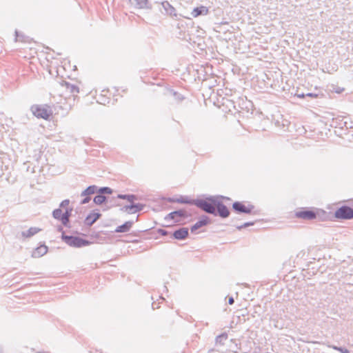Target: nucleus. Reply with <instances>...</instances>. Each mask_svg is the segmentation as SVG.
<instances>
[{"label": "nucleus", "instance_id": "nucleus-17", "mask_svg": "<svg viewBox=\"0 0 353 353\" xmlns=\"http://www.w3.org/2000/svg\"><path fill=\"white\" fill-rule=\"evenodd\" d=\"M208 12V10L206 7L201 6V7L194 8L192 12V15L194 17H196L201 14H206Z\"/></svg>", "mask_w": 353, "mask_h": 353}, {"label": "nucleus", "instance_id": "nucleus-7", "mask_svg": "<svg viewBox=\"0 0 353 353\" xmlns=\"http://www.w3.org/2000/svg\"><path fill=\"white\" fill-rule=\"evenodd\" d=\"M131 205H125L121 208L122 211L127 212L129 214L136 213L143 210V205L141 203L133 204L131 203Z\"/></svg>", "mask_w": 353, "mask_h": 353}, {"label": "nucleus", "instance_id": "nucleus-22", "mask_svg": "<svg viewBox=\"0 0 353 353\" xmlns=\"http://www.w3.org/2000/svg\"><path fill=\"white\" fill-rule=\"evenodd\" d=\"M118 198L125 199L130 203H133L137 199V196L134 194H119Z\"/></svg>", "mask_w": 353, "mask_h": 353}, {"label": "nucleus", "instance_id": "nucleus-15", "mask_svg": "<svg viewBox=\"0 0 353 353\" xmlns=\"http://www.w3.org/2000/svg\"><path fill=\"white\" fill-rule=\"evenodd\" d=\"M62 86L65 87L66 90L73 95H76L79 92V88L77 85L71 84L68 82L64 81L62 83Z\"/></svg>", "mask_w": 353, "mask_h": 353}, {"label": "nucleus", "instance_id": "nucleus-27", "mask_svg": "<svg viewBox=\"0 0 353 353\" xmlns=\"http://www.w3.org/2000/svg\"><path fill=\"white\" fill-rule=\"evenodd\" d=\"M99 192L102 194H112V190L108 187L101 188L99 190Z\"/></svg>", "mask_w": 353, "mask_h": 353}, {"label": "nucleus", "instance_id": "nucleus-2", "mask_svg": "<svg viewBox=\"0 0 353 353\" xmlns=\"http://www.w3.org/2000/svg\"><path fill=\"white\" fill-rule=\"evenodd\" d=\"M61 238L66 244L74 248H81L90 245L89 241L78 236H67L63 233Z\"/></svg>", "mask_w": 353, "mask_h": 353}, {"label": "nucleus", "instance_id": "nucleus-6", "mask_svg": "<svg viewBox=\"0 0 353 353\" xmlns=\"http://www.w3.org/2000/svg\"><path fill=\"white\" fill-rule=\"evenodd\" d=\"M233 209L238 212H243L245 214H250L254 209L252 205H245L242 203L236 201L232 205Z\"/></svg>", "mask_w": 353, "mask_h": 353}, {"label": "nucleus", "instance_id": "nucleus-28", "mask_svg": "<svg viewBox=\"0 0 353 353\" xmlns=\"http://www.w3.org/2000/svg\"><path fill=\"white\" fill-rule=\"evenodd\" d=\"M170 215H176L178 216H184L185 215V212L184 210H177L170 213Z\"/></svg>", "mask_w": 353, "mask_h": 353}, {"label": "nucleus", "instance_id": "nucleus-33", "mask_svg": "<svg viewBox=\"0 0 353 353\" xmlns=\"http://www.w3.org/2000/svg\"><path fill=\"white\" fill-rule=\"evenodd\" d=\"M234 301L233 297H230L228 299V303L230 305H232L234 303Z\"/></svg>", "mask_w": 353, "mask_h": 353}, {"label": "nucleus", "instance_id": "nucleus-16", "mask_svg": "<svg viewBox=\"0 0 353 353\" xmlns=\"http://www.w3.org/2000/svg\"><path fill=\"white\" fill-rule=\"evenodd\" d=\"M41 230V229L39 228L32 227L29 228L28 230L22 232L21 236L24 238H30L34 234H37Z\"/></svg>", "mask_w": 353, "mask_h": 353}, {"label": "nucleus", "instance_id": "nucleus-23", "mask_svg": "<svg viewBox=\"0 0 353 353\" xmlns=\"http://www.w3.org/2000/svg\"><path fill=\"white\" fill-rule=\"evenodd\" d=\"M63 212L60 208L56 209L52 212V216L55 219L59 220L62 222Z\"/></svg>", "mask_w": 353, "mask_h": 353}, {"label": "nucleus", "instance_id": "nucleus-26", "mask_svg": "<svg viewBox=\"0 0 353 353\" xmlns=\"http://www.w3.org/2000/svg\"><path fill=\"white\" fill-rule=\"evenodd\" d=\"M329 347L332 348V349H334V350L339 351L341 353H350V351L347 349L345 348V347H337L336 345H329Z\"/></svg>", "mask_w": 353, "mask_h": 353}, {"label": "nucleus", "instance_id": "nucleus-5", "mask_svg": "<svg viewBox=\"0 0 353 353\" xmlns=\"http://www.w3.org/2000/svg\"><path fill=\"white\" fill-rule=\"evenodd\" d=\"M208 199L212 201L214 203V205H216L217 208L218 214L220 216L223 218H226L229 216L230 212L228 208L224 204L219 201H217L216 199H214L213 198H210Z\"/></svg>", "mask_w": 353, "mask_h": 353}, {"label": "nucleus", "instance_id": "nucleus-24", "mask_svg": "<svg viewBox=\"0 0 353 353\" xmlns=\"http://www.w3.org/2000/svg\"><path fill=\"white\" fill-rule=\"evenodd\" d=\"M105 199L106 198L105 196L102 194H99L94 198V202L97 205H100L105 201Z\"/></svg>", "mask_w": 353, "mask_h": 353}, {"label": "nucleus", "instance_id": "nucleus-18", "mask_svg": "<svg viewBox=\"0 0 353 353\" xmlns=\"http://www.w3.org/2000/svg\"><path fill=\"white\" fill-rule=\"evenodd\" d=\"M100 216L99 213L89 214L85 219V223L88 225H92Z\"/></svg>", "mask_w": 353, "mask_h": 353}, {"label": "nucleus", "instance_id": "nucleus-1", "mask_svg": "<svg viewBox=\"0 0 353 353\" xmlns=\"http://www.w3.org/2000/svg\"><path fill=\"white\" fill-rule=\"evenodd\" d=\"M32 114L37 118L48 120L52 114V110L47 105H34L31 107Z\"/></svg>", "mask_w": 353, "mask_h": 353}, {"label": "nucleus", "instance_id": "nucleus-4", "mask_svg": "<svg viewBox=\"0 0 353 353\" xmlns=\"http://www.w3.org/2000/svg\"><path fill=\"white\" fill-rule=\"evenodd\" d=\"M337 219H351L353 218V209L348 206H342L334 212Z\"/></svg>", "mask_w": 353, "mask_h": 353}, {"label": "nucleus", "instance_id": "nucleus-8", "mask_svg": "<svg viewBox=\"0 0 353 353\" xmlns=\"http://www.w3.org/2000/svg\"><path fill=\"white\" fill-rule=\"evenodd\" d=\"M296 216L305 220H312L316 218V214L312 211L302 210L296 212Z\"/></svg>", "mask_w": 353, "mask_h": 353}, {"label": "nucleus", "instance_id": "nucleus-19", "mask_svg": "<svg viewBox=\"0 0 353 353\" xmlns=\"http://www.w3.org/2000/svg\"><path fill=\"white\" fill-rule=\"evenodd\" d=\"M72 209L68 210V208L65 210V212H63L62 214V224L65 226H68L69 218L71 215Z\"/></svg>", "mask_w": 353, "mask_h": 353}, {"label": "nucleus", "instance_id": "nucleus-29", "mask_svg": "<svg viewBox=\"0 0 353 353\" xmlns=\"http://www.w3.org/2000/svg\"><path fill=\"white\" fill-rule=\"evenodd\" d=\"M69 203H70V201L68 199L63 200L60 203V208H66L69 205Z\"/></svg>", "mask_w": 353, "mask_h": 353}, {"label": "nucleus", "instance_id": "nucleus-21", "mask_svg": "<svg viewBox=\"0 0 353 353\" xmlns=\"http://www.w3.org/2000/svg\"><path fill=\"white\" fill-rule=\"evenodd\" d=\"M169 201L170 202H176V203H193V201H190L188 199V197H180L179 199H169Z\"/></svg>", "mask_w": 353, "mask_h": 353}, {"label": "nucleus", "instance_id": "nucleus-10", "mask_svg": "<svg viewBox=\"0 0 353 353\" xmlns=\"http://www.w3.org/2000/svg\"><path fill=\"white\" fill-rule=\"evenodd\" d=\"M15 41H21L23 43H31L32 41V39L28 36L25 35L23 32H19L18 30L15 31Z\"/></svg>", "mask_w": 353, "mask_h": 353}, {"label": "nucleus", "instance_id": "nucleus-20", "mask_svg": "<svg viewBox=\"0 0 353 353\" xmlns=\"http://www.w3.org/2000/svg\"><path fill=\"white\" fill-rule=\"evenodd\" d=\"M97 187L96 185H90L84 191L82 192L81 196H89L96 192Z\"/></svg>", "mask_w": 353, "mask_h": 353}, {"label": "nucleus", "instance_id": "nucleus-36", "mask_svg": "<svg viewBox=\"0 0 353 353\" xmlns=\"http://www.w3.org/2000/svg\"><path fill=\"white\" fill-rule=\"evenodd\" d=\"M58 231H59V232H63V228H62L61 226H59V227L58 228Z\"/></svg>", "mask_w": 353, "mask_h": 353}, {"label": "nucleus", "instance_id": "nucleus-12", "mask_svg": "<svg viewBox=\"0 0 353 353\" xmlns=\"http://www.w3.org/2000/svg\"><path fill=\"white\" fill-rule=\"evenodd\" d=\"M48 247L45 245H41L38 248H37L33 252H32V256L34 258H39L44 254H46L48 252Z\"/></svg>", "mask_w": 353, "mask_h": 353}, {"label": "nucleus", "instance_id": "nucleus-14", "mask_svg": "<svg viewBox=\"0 0 353 353\" xmlns=\"http://www.w3.org/2000/svg\"><path fill=\"white\" fill-rule=\"evenodd\" d=\"M134 222L132 221H126L121 225L118 226L115 229L116 232H127L131 229Z\"/></svg>", "mask_w": 353, "mask_h": 353}, {"label": "nucleus", "instance_id": "nucleus-13", "mask_svg": "<svg viewBox=\"0 0 353 353\" xmlns=\"http://www.w3.org/2000/svg\"><path fill=\"white\" fill-rule=\"evenodd\" d=\"M131 6L134 8L142 9L147 6L148 0H129Z\"/></svg>", "mask_w": 353, "mask_h": 353}, {"label": "nucleus", "instance_id": "nucleus-3", "mask_svg": "<svg viewBox=\"0 0 353 353\" xmlns=\"http://www.w3.org/2000/svg\"><path fill=\"white\" fill-rule=\"evenodd\" d=\"M193 203L195 205L202 209L203 211L210 214H216V210L214 207L216 205H214V203L212 201V203H209L206 200L197 199L193 200Z\"/></svg>", "mask_w": 353, "mask_h": 353}, {"label": "nucleus", "instance_id": "nucleus-11", "mask_svg": "<svg viewBox=\"0 0 353 353\" xmlns=\"http://www.w3.org/2000/svg\"><path fill=\"white\" fill-rule=\"evenodd\" d=\"M208 223V217L204 216L191 227V232H194L199 228L207 225Z\"/></svg>", "mask_w": 353, "mask_h": 353}, {"label": "nucleus", "instance_id": "nucleus-37", "mask_svg": "<svg viewBox=\"0 0 353 353\" xmlns=\"http://www.w3.org/2000/svg\"><path fill=\"white\" fill-rule=\"evenodd\" d=\"M298 97L299 98H303L305 97V94H298Z\"/></svg>", "mask_w": 353, "mask_h": 353}, {"label": "nucleus", "instance_id": "nucleus-34", "mask_svg": "<svg viewBox=\"0 0 353 353\" xmlns=\"http://www.w3.org/2000/svg\"><path fill=\"white\" fill-rule=\"evenodd\" d=\"M175 216H176V215H170V213L168 215V216L166 217V219H175Z\"/></svg>", "mask_w": 353, "mask_h": 353}, {"label": "nucleus", "instance_id": "nucleus-32", "mask_svg": "<svg viewBox=\"0 0 353 353\" xmlns=\"http://www.w3.org/2000/svg\"><path fill=\"white\" fill-rule=\"evenodd\" d=\"M159 233L160 234H161L162 236H165L168 234V231L165 230H163V229H160L159 230Z\"/></svg>", "mask_w": 353, "mask_h": 353}, {"label": "nucleus", "instance_id": "nucleus-9", "mask_svg": "<svg viewBox=\"0 0 353 353\" xmlns=\"http://www.w3.org/2000/svg\"><path fill=\"white\" fill-rule=\"evenodd\" d=\"M188 235V229L186 228H181L172 233V236L178 240L185 239Z\"/></svg>", "mask_w": 353, "mask_h": 353}, {"label": "nucleus", "instance_id": "nucleus-31", "mask_svg": "<svg viewBox=\"0 0 353 353\" xmlns=\"http://www.w3.org/2000/svg\"><path fill=\"white\" fill-rule=\"evenodd\" d=\"M90 201V197L87 196L85 199L81 201L82 204L88 203Z\"/></svg>", "mask_w": 353, "mask_h": 353}, {"label": "nucleus", "instance_id": "nucleus-30", "mask_svg": "<svg viewBox=\"0 0 353 353\" xmlns=\"http://www.w3.org/2000/svg\"><path fill=\"white\" fill-rule=\"evenodd\" d=\"M253 225V223H245L243 225H241V226L237 227V228H238L239 230H241V229H242V228H246V227L250 226V225Z\"/></svg>", "mask_w": 353, "mask_h": 353}, {"label": "nucleus", "instance_id": "nucleus-25", "mask_svg": "<svg viewBox=\"0 0 353 353\" xmlns=\"http://www.w3.org/2000/svg\"><path fill=\"white\" fill-rule=\"evenodd\" d=\"M228 339L227 334H221L216 338V343L223 344V341Z\"/></svg>", "mask_w": 353, "mask_h": 353}, {"label": "nucleus", "instance_id": "nucleus-35", "mask_svg": "<svg viewBox=\"0 0 353 353\" xmlns=\"http://www.w3.org/2000/svg\"><path fill=\"white\" fill-rule=\"evenodd\" d=\"M305 96H308V97H316V94H314L312 93H307L305 94Z\"/></svg>", "mask_w": 353, "mask_h": 353}]
</instances>
